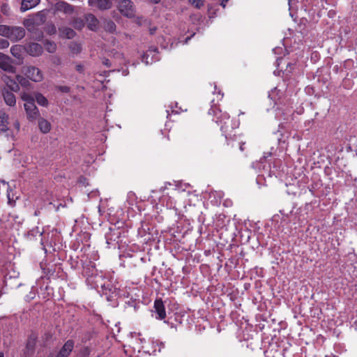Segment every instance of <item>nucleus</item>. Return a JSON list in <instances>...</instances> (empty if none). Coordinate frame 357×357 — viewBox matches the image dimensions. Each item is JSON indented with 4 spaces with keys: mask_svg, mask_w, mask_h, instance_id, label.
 Returning <instances> with one entry per match:
<instances>
[{
    "mask_svg": "<svg viewBox=\"0 0 357 357\" xmlns=\"http://www.w3.org/2000/svg\"><path fill=\"white\" fill-rule=\"evenodd\" d=\"M1 10V12L6 15H8L10 13V8L7 4H3Z\"/></svg>",
    "mask_w": 357,
    "mask_h": 357,
    "instance_id": "30",
    "label": "nucleus"
},
{
    "mask_svg": "<svg viewBox=\"0 0 357 357\" xmlns=\"http://www.w3.org/2000/svg\"><path fill=\"white\" fill-rule=\"evenodd\" d=\"M38 127L40 130L44 134L48 133L51 130L50 123L43 118L38 119Z\"/></svg>",
    "mask_w": 357,
    "mask_h": 357,
    "instance_id": "15",
    "label": "nucleus"
},
{
    "mask_svg": "<svg viewBox=\"0 0 357 357\" xmlns=\"http://www.w3.org/2000/svg\"><path fill=\"white\" fill-rule=\"evenodd\" d=\"M2 95L4 99V101L7 105L10 107L15 106L16 104V99L15 95L6 89H3L2 91Z\"/></svg>",
    "mask_w": 357,
    "mask_h": 357,
    "instance_id": "12",
    "label": "nucleus"
},
{
    "mask_svg": "<svg viewBox=\"0 0 357 357\" xmlns=\"http://www.w3.org/2000/svg\"><path fill=\"white\" fill-rule=\"evenodd\" d=\"M9 42L6 39L0 38V49H6L9 46Z\"/></svg>",
    "mask_w": 357,
    "mask_h": 357,
    "instance_id": "29",
    "label": "nucleus"
},
{
    "mask_svg": "<svg viewBox=\"0 0 357 357\" xmlns=\"http://www.w3.org/2000/svg\"><path fill=\"white\" fill-rule=\"evenodd\" d=\"M146 21L145 20L143 19L142 17H137L136 20H135V22L136 24L138 25V26H142L143 24V22Z\"/></svg>",
    "mask_w": 357,
    "mask_h": 357,
    "instance_id": "32",
    "label": "nucleus"
},
{
    "mask_svg": "<svg viewBox=\"0 0 357 357\" xmlns=\"http://www.w3.org/2000/svg\"><path fill=\"white\" fill-rule=\"evenodd\" d=\"M0 357H3V354L2 352H0Z\"/></svg>",
    "mask_w": 357,
    "mask_h": 357,
    "instance_id": "44",
    "label": "nucleus"
},
{
    "mask_svg": "<svg viewBox=\"0 0 357 357\" xmlns=\"http://www.w3.org/2000/svg\"><path fill=\"white\" fill-rule=\"evenodd\" d=\"M208 114L213 116V121L220 126V130L225 137L227 145L238 147L241 151H244L245 142L241 139V135L232 134L238 123H233L228 113L222 112L217 105H213L208 110Z\"/></svg>",
    "mask_w": 357,
    "mask_h": 357,
    "instance_id": "1",
    "label": "nucleus"
},
{
    "mask_svg": "<svg viewBox=\"0 0 357 357\" xmlns=\"http://www.w3.org/2000/svg\"><path fill=\"white\" fill-rule=\"evenodd\" d=\"M189 2L195 8H198V9H199L201 7H202L204 6L203 0H189Z\"/></svg>",
    "mask_w": 357,
    "mask_h": 357,
    "instance_id": "27",
    "label": "nucleus"
},
{
    "mask_svg": "<svg viewBox=\"0 0 357 357\" xmlns=\"http://www.w3.org/2000/svg\"><path fill=\"white\" fill-rule=\"evenodd\" d=\"M3 81L6 83L7 87L12 91L17 92L20 90V86L18 85L17 81L12 79L10 77L5 76Z\"/></svg>",
    "mask_w": 357,
    "mask_h": 357,
    "instance_id": "13",
    "label": "nucleus"
},
{
    "mask_svg": "<svg viewBox=\"0 0 357 357\" xmlns=\"http://www.w3.org/2000/svg\"><path fill=\"white\" fill-rule=\"evenodd\" d=\"M49 33H51V34H52V33H56V28H55V26H54V25H52V26H51V28L50 29V30H49Z\"/></svg>",
    "mask_w": 357,
    "mask_h": 357,
    "instance_id": "34",
    "label": "nucleus"
},
{
    "mask_svg": "<svg viewBox=\"0 0 357 357\" xmlns=\"http://www.w3.org/2000/svg\"><path fill=\"white\" fill-rule=\"evenodd\" d=\"M58 9L68 14H71L74 12V7L72 5L63 1L58 3Z\"/></svg>",
    "mask_w": 357,
    "mask_h": 357,
    "instance_id": "16",
    "label": "nucleus"
},
{
    "mask_svg": "<svg viewBox=\"0 0 357 357\" xmlns=\"http://www.w3.org/2000/svg\"><path fill=\"white\" fill-rule=\"evenodd\" d=\"M40 0H22L20 10L25 12L29 9L34 8L39 3Z\"/></svg>",
    "mask_w": 357,
    "mask_h": 357,
    "instance_id": "14",
    "label": "nucleus"
},
{
    "mask_svg": "<svg viewBox=\"0 0 357 357\" xmlns=\"http://www.w3.org/2000/svg\"><path fill=\"white\" fill-rule=\"evenodd\" d=\"M83 275L86 278V281L91 283V285L98 287L99 283L102 285L100 282L104 280V276L100 271L96 268L94 262L89 261L83 266Z\"/></svg>",
    "mask_w": 357,
    "mask_h": 357,
    "instance_id": "2",
    "label": "nucleus"
},
{
    "mask_svg": "<svg viewBox=\"0 0 357 357\" xmlns=\"http://www.w3.org/2000/svg\"><path fill=\"white\" fill-rule=\"evenodd\" d=\"M25 36V30L21 26H11L8 38L12 41H18Z\"/></svg>",
    "mask_w": 357,
    "mask_h": 357,
    "instance_id": "7",
    "label": "nucleus"
},
{
    "mask_svg": "<svg viewBox=\"0 0 357 357\" xmlns=\"http://www.w3.org/2000/svg\"><path fill=\"white\" fill-rule=\"evenodd\" d=\"M45 47L46 50L50 53H53L56 50V45L54 42H51L50 40H46L44 43Z\"/></svg>",
    "mask_w": 357,
    "mask_h": 357,
    "instance_id": "23",
    "label": "nucleus"
},
{
    "mask_svg": "<svg viewBox=\"0 0 357 357\" xmlns=\"http://www.w3.org/2000/svg\"><path fill=\"white\" fill-rule=\"evenodd\" d=\"M119 10L124 16L131 18L135 16V8L132 1L122 0L119 4Z\"/></svg>",
    "mask_w": 357,
    "mask_h": 357,
    "instance_id": "4",
    "label": "nucleus"
},
{
    "mask_svg": "<svg viewBox=\"0 0 357 357\" xmlns=\"http://www.w3.org/2000/svg\"><path fill=\"white\" fill-rule=\"evenodd\" d=\"M292 66H294V64H291V63H288L287 64V67L289 66L290 68H291Z\"/></svg>",
    "mask_w": 357,
    "mask_h": 357,
    "instance_id": "41",
    "label": "nucleus"
},
{
    "mask_svg": "<svg viewBox=\"0 0 357 357\" xmlns=\"http://www.w3.org/2000/svg\"><path fill=\"white\" fill-rule=\"evenodd\" d=\"M26 77L17 75H16V80L17 81L18 85L20 84L23 87H28L30 86V82Z\"/></svg>",
    "mask_w": 357,
    "mask_h": 357,
    "instance_id": "21",
    "label": "nucleus"
},
{
    "mask_svg": "<svg viewBox=\"0 0 357 357\" xmlns=\"http://www.w3.org/2000/svg\"><path fill=\"white\" fill-rule=\"evenodd\" d=\"M22 73L27 78L35 82H41L43 79V75L41 70L35 66L23 67Z\"/></svg>",
    "mask_w": 357,
    "mask_h": 357,
    "instance_id": "3",
    "label": "nucleus"
},
{
    "mask_svg": "<svg viewBox=\"0 0 357 357\" xmlns=\"http://www.w3.org/2000/svg\"><path fill=\"white\" fill-rule=\"evenodd\" d=\"M104 64L107 66H109V61L107 59L105 61H104Z\"/></svg>",
    "mask_w": 357,
    "mask_h": 357,
    "instance_id": "38",
    "label": "nucleus"
},
{
    "mask_svg": "<svg viewBox=\"0 0 357 357\" xmlns=\"http://www.w3.org/2000/svg\"><path fill=\"white\" fill-rule=\"evenodd\" d=\"M84 357H88L90 355V349L88 347H84L81 351Z\"/></svg>",
    "mask_w": 357,
    "mask_h": 357,
    "instance_id": "31",
    "label": "nucleus"
},
{
    "mask_svg": "<svg viewBox=\"0 0 357 357\" xmlns=\"http://www.w3.org/2000/svg\"><path fill=\"white\" fill-rule=\"evenodd\" d=\"M149 52H158V49L155 47H151L149 48Z\"/></svg>",
    "mask_w": 357,
    "mask_h": 357,
    "instance_id": "36",
    "label": "nucleus"
},
{
    "mask_svg": "<svg viewBox=\"0 0 357 357\" xmlns=\"http://www.w3.org/2000/svg\"><path fill=\"white\" fill-rule=\"evenodd\" d=\"M76 46L77 47V52H79L80 51V47L78 45H76Z\"/></svg>",
    "mask_w": 357,
    "mask_h": 357,
    "instance_id": "40",
    "label": "nucleus"
},
{
    "mask_svg": "<svg viewBox=\"0 0 357 357\" xmlns=\"http://www.w3.org/2000/svg\"><path fill=\"white\" fill-rule=\"evenodd\" d=\"M86 20L89 22V28L91 30H94L98 24V20L97 18L93 15L89 14L88 15Z\"/></svg>",
    "mask_w": 357,
    "mask_h": 357,
    "instance_id": "18",
    "label": "nucleus"
},
{
    "mask_svg": "<svg viewBox=\"0 0 357 357\" xmlns=\"http://www.w3.org/2000/svg\"><path fill=\"white\" fill-rule=\"evenodd\" d=\"M34 340H35V339L33 340V342H32L33 344H34Z\"/></svg>",
    "mask_w": 357,
    "mask_h": 357,
    "instance_id": "45",
    "label": "nucleus"
},
{
    "mask_svg": "<svg viewBox=\"0 0 357 357\" xmlns=\"http://www.w3.org/2000/svg\"><path fill=\"white\" fill-rule=\"evenodd\" d=\"M26 52L32 56H40L43 51L42 45L36 43L29 44L26 48Z\"/></svg>",
    "mask_w": 357,
    "mask_h": 357,
    "instance_id": "10",
    "label": "nucleus"
},
{
    "mask_svg": "<svg viewBox=\"0 0 357 357\" xmlns=\"http://www.w3.org/2000/svg\"><path fill=\"white\" fill-rule=\"evenodd\" d=\"M47 357H59L57 355H56L55 356H54L53 355H49Z\"/></svg>",
    "mask_w": 357,
    "mask_h": 357,
    "instance_id": "42",
    "label": "nucleus"
},
{
    "mask_svg": "<svg viewBox=\"0 0 357 357\" xmlns=\"http://www.w3.org/2000/svg\"><path fill=\"white\" fill-rule=\"evenodd\" d=\"M22 50V47L20 45H13L10 50L11 54L17 59H20L21 57Z\"/></svg>",
    "mask_w": 357,
    "mask_h": 357,
    "instance_id": "19",
    "label": "nucleus"
},
{
    "mask_svg": "<svg viewBox=\"0 0 357 357\" xmlns=\"http://www.w3.org/2000/svg\"><path fill=\"white\" fill-rule=\"evenodd\" d=\"M149 2L152 3H158L161 0H148Z\"/></svg>",
    "mask_w": 357,
    "mask_h": 357,
    "instance_id": "37",
    "label": "nucleus"
},
{
    "mask_svg": "<svg viewBox=\"0 0 357 357\" xmlns=\"http://www.w3.org/2000/svg\"><path fill=\"white\" fill-rule=\"evenodd\" d=\"M63 34L68 39L73 38L75 36V31L69 27L64 28Z\"/></svg>",
    "mask_w": 357,
    "mask_h": 357,
    "instance_id": "25",
    "label": "nucleus"
},
{
    "mask_svg": "<svg viewBox=\"0 0 357 357\" xmlns=\"http://www.w3.org/2000/svg\"><path fill=\"white\" fill-rule=\"evenodd\" d=\"M21 98L25 102L24 105L35 104V98L28 93H22Z\"/></svg>",
    "mask_w": 357,
    "mask_h": 357,
    "instance_id": "22",
    "label": "nucleus"
},
{
    "mask_svg": "<svg viewBox=\"0 0 357 357\" xmlns=\"http://www.w3.org/2000/svg\"><path fill=\"white\" fill-rule=\"evenodd\" d=\"M155 30H156V28H155H155H153V29H150V33H151V34H153V33H154V32L155 31Z\"/></svg>",
    "mask_w": 357,
    "mask_h": 357,
    "instance_id": "39",
    "label": "nucleus"
},
{
    "mask_svg": "<svg viewBox=\"0 0 357 357\" xmlns=\"http://www.w3.org/2000/svg\"><path fill=\"white\" fill-rule=\"evenodd\" d=\"M8 115L3 113L0 115V130L2 132H6L8 130Z\"/></svg>",
    "mask_w": 357,
    "mask_h": 357,
    "instance_id": "17",
    "label": "nucleus"
},
{
    "mask_svg": "<svg viewBox=\"0 0 357 357\" xmlns=\"http://www.w3.org/2000/svg\"><path fill=\"white\" fill-rule=\"evenodd\" d=\"M10 28V26L0 24V35L8 38Z\"/></svg>",
    "mask_w": 357,
    "mask_h": 357,
    "instance_id": "24",
    "label": "nucleus"
},
{
    "mask_svg": "<svg viewBox=\"0 0 357 357\" xmlns=\"http://www.w3.org/2000/svg\"><path fill=\"white\" fill-rule=\"evenodd\" d=\"M31 344V340H29V342L27 343V347H29Z\"/></svg>",
    "mask_w": 357,
    "mask_h": 357,
    "instance_id": "43",
    "label": "nucleus"
},
{
    "mask_svg": "<svg viewBox=\"0 0 357 357\" xmlns=\"http://www.w3.org/2000/svg\"><path fill=\"white\" fill-rule=\"evenodd\" d=\"M0 68L12 73H15L16 70V68L13 65L12 59L1 52H0Z\"/></svg>",
    "mask_w": 357,
    "mask_h": 357,
    "instance_id": "5",
    "label": "nucleus"
},
{
    "mask_svg": "<svg viewBox=\"0 0 357 357\" xmlns=\"http://www.w3.org/2000/svg\"><path fill=\"white\" fill-rule=\"evenodd\" d=\"M75 69L77 71H78L79 73H84V66L82 64H77L76 66H75Z\"/></svg>",
    "mask_w": 357,
    "mask_h": 357,
    "instance_id": "33",
    "label": "nucleus"
},
{
    "mask_svg": "<svg viewBox=\"0 0 357 357\" xmlns=\"http://www.w3.org/2000/svg\"><path fill=\"white\" fill-rule=\"evenodd\" d=\"M27 119L29 121H33L38 119L40 112L35 104L24 105Z\"/></svg>",
    "mask_w": 357,
    "mask_h": 357,
    "instance_id": "6",
    "label": "nucleus"
},
{
    "mask_svg": "<svg viewBox=\"0 0 357 357\" xmlns=\"http://www.w3.org/2000/svg\"><path fill=\"white\" fill-rule=\"evenodd\" d=\"M229 0H222L220 5L222 8H225Z\"/></svg>",
    "mask_w": 357,
    "mask_h": 357,
    "instance_id": "35",
    "label": "nucleus"
},
{
    "mask_svg": "<svg viewBox=\"0 0 357 357\" xmlns=\"http://www.w3.org/2000/svg\"><path fill=\"white\" fill-rule=\"evenodd\" d=\"M56 89L57 91L63 93H68L70 92V88L68 86H56Z\"/></svg>",
    "mask_w": 357,
    "mask_h": 357,
    "instance_id": "28",
    "label": "nucleus"
},
{
    "mask_svg": "<svg viewBox=\"0 0 357 357\" xmlns=\"http://www.w3.org/2000/svg\"><path fill=\"white\" fill-rule=\"evenodd\" d=\"M154 308L158 315L157 319L162 320L166 317L165 307L161 299H156L155 301Z\"/></svg>",
    "mask_w": 357,
    "mask_h": 357,
    "instance_id": "11",
    "label": "nucleus"
},
{
    "mask_svg": "<svg viewBox=\"0 0 357 357\" xmlns=\"http://www.w3.org/2000/svg\"><path fill=\"white\" fill-rule=\"evenodd\" d=\"M105 30L109 33H114L116 30V24L115 23L112 21V20H109L108 22H107L106 24H105Z\"/></svg>",
    "mask_w": 357,
    "mask_h": 357,
    "instance_id": "26",
    "label": "nucleus"
},
{
    "mask_svg": "<svg viewBox=\"0 0 357 357\" xmlns=\"http://www.w3.org/2000/svg\"><path fill=\"white\" fill-rule=\"evenodd\" d=\"M35 100L41 106L47 107L48 105L47 99L40 93H36Z\"/></svg>",
    "mask_w": 357,
    "mask_h": 357,
    "instance_id": "20",
    "label": "nucleus"
},
{
    "mask_svg": "<svg viewBox=\"0 0 357 357\" xmlns=\"http://www.w3.org/2000/svg\"><path fill=\"white\" fill-rule=\"evenodd\" d=\"M91 6H96L100 10H108L111 8L112 3L111 0H89Z\"/></svg>",
    "mask_w": 357,
    "mask_h": 357,
    "instance_id": "9",
    "label": "nucleus"
},
{
    "mask_svg": "<svg viewBox=\"0 0 357 357\" xmlns=\"http://www.w3.org/2000/svg\"><path fill=\"white\" fill-rule=\"evenodd\" d=\"M74 345L75 342L73 340H67L56 355L59 357H68L74 348Z\"/></svg>",
    "mask_w": 357,
    "mask_h": 357,
    "instance_id": "8",
    "label": "nucleus"
}]
</instances>
